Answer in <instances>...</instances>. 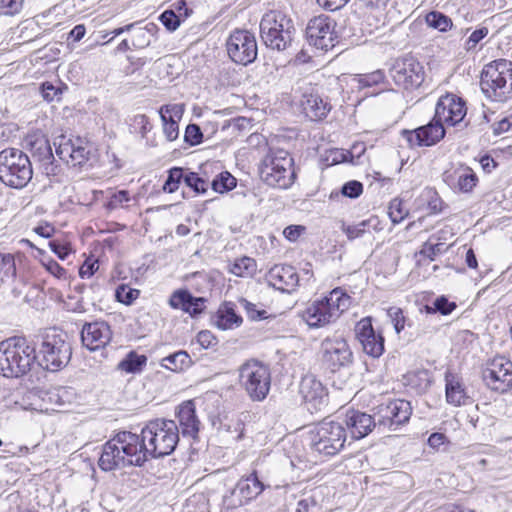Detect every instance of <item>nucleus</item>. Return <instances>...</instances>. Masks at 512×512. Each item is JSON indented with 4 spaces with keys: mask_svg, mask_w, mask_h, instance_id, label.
<instances>
[{
    "mask_svg": "<svg viewBox=\"0 0 512 512\" xmlns=\"http://www.w3.org/2000/svg\"><path fill=\"white\" fill-rule=\"evenodd\" d=\"M147 460L142 435L119 431L103 445L98 465L101 470L110 472L129 466H142Z\"/></svg>",
    "mask_w": 512,
    "mask_h": 512,
    "instance_id": "nucleus-1",
    "label": "nucleus"
},
{
    "mask_svg": "<svg viewBox=\"0 0 512 512\" xmlns=\"http://www.w3.org/2000/svg\"><path fill=\"white\" fill-rule=\"evenodd\" d=\"M36 347L23 337H11L0 342V375L19 378L32 368Z\"/></svg>",
    "mask_w": 512,
    "mask_h": 512,
    "instance_id": "nucleus-2",
    "label": "nucleus"
},
{
    "mask_svg": "<svg viewBox=\"0 0 512 512\" xmlns=\"http://www.w3.org/2000/svg\"><path fill=\"white\" fill-rule=\"evenodd\" d=\"M143 449L147 459L170 455L179 442V429L173 420L157 418L141 430Z\"/></svg>",
    "mask_w": 512,
    "mask_h": 512,
    "instance_id": "nucleus-3",
    "label": "nucleus"
},
{
    "mask_svg": "<svg viewBox=\"0 0 512 512\" xmlns=\"http://www.w3.org/2000/svg\"><path fill=\"white\" fill-rule=\"evenodd\" d=\"M34 346L39 364L48 371H59L70 362L72 347L68 335L61 330L47 329Z\"/></svg>",
    "mask_w": 512,
    "mask_h": 512,
    "instance_id": "nucleus-4",
    "label": "nucleus"
},
{
    "mask_svg": "<svg viewBox=\"0 0 512 512\" xmlns=\"http://www.w3.org/2000/svg\"><path fill=\"white\" fill-rule=\"evenodd\" d=\"M350 304L351 297L337 287L324 298L310 303L302 312V319L311 328H321L335 322Z\"/></svg>",
    "mask_w": 512,
    "mask_h": 512,
    "instance_id": "nucleus-5",
    "label": "nucleus"
},
{
    "mask_svg": "<svg viewBox=\"0 0 512 512\" xmlns=\"http://www.w3.org/2000/svg\"><path fill=\"white\" fill-rule=\"evenodd\" d=\"M480 87L492 101L505 103L512 100V62L498 59L487 64L481 73Z\"/></svg>",
    "mask_w": 512,
    "mask_h": 512,
    "instance_id": "nucleus-6",
    "label": "nucleus"
},
{
    "mask_svg": "<svg viewBox=\"0 0 512 512\" xmlns=\"http://www.w3.org/2000/svg\"><path fill=\"white\" fill-rule=\"evenodd\" d=\"M347 441L343 423L324 420L308 433L310 451L316 456L331 457L341 452Z\"/></svg>",
    "mask_w": 512,
    "mask_h": 512,
    "instance_id": "nucleus-7",
    "label": "nucleus"
},
{
    "mask_svg": "<svg viewBox=\"0 0 512 512\" xmlns=\"http://www.w3.org/2000/svg\"><path fill=\"white\" fill-rule=\"evenodd\" d=\"M259 174L267 185L287 189L296 179L294 160L285 150H270L259 165Z\"/></svg>",
    "mask_w": 512,
    "mask_h": 512,
    "instance_id": "nucleus-8",
    "label": "nucleus"
},
{
    "mask_svg": "<svg viewBox=\"0 0 512 512\" xmlns=\"http://www.w3.org/2000/svg\"><path fill=\"white\" fill-rule=\"evenodd\" d=\"M32 176V164L26 153L17 148H6L0 152V181L3 184L22 189Z\"/></svg>",
    "mask_w": 512,
    "mask_h": 512,
    "instance_id": "nucleus-9",
    "label": "nucleus"
},
{
    "mask_svg": "<svg viewBox=\"0 0 512 512\" xmlns=\"http://www.w3.org/2000/svg\"><path fill=\"white\" fill-rule=\"evenodd\" d=\"M295 28L293 22L280 11H269L260 22V37L266 47L284 51L291 46Z\"/></svg>",
    "mask_w": 512,
    "mask_h": 512,
    "instance_id": "nucleus-10",
    "label": "nucleus"
},
{
    "mask_svg": "<svg viewBox=\"0 0 512 512\" xmlns=\"http://www.w3.org/2000/svg\"><path fill=\"white\" fill-rule=\"evenodd\" d=\"M239 383L251 400L262 401L270 391V369L260 361L249 360L239 368Z\"/></svg>",
    "mask_w": 512,
    "mask_h": 512,
    "instance_id": "nucleus-11",
    "label": "nucleus"
},
{
    "mask_svg": "<svg viewBox=\"0 0 512 512\" xmlns=\"http://www.w3.org/2000/svg\"><path fill=\"white\" fill-rule=\"evenodd\" d=\"M56 154L66 164L76 167L84 166L92 155V144L80 136H59L54 142Z\"/></svg>",
    "mask_w": 512,
    "mask_h": 512,
    "instance_id": "nucleus-12",
    "label": "nucleus"
},
{
    "mask_svg": "<svg viewBox=\"0 0 512 512\" xmlns=\"http://www.w3.org/2000/svg\"><path fill=\"white\" fill-rule=\"evenodd\" d=\"M389 73L395 85L406 90L418 88L425 77L424 67L412 56L396 59Z\"/></svg>",
    "mask_w": 512,
    "mask_h": 512,
    "instance_id": "nucleus-13",
    "label": "nucleus"
},
{
    "mask_svg": "<svg viewBox=\"0 0 512 512\" xmlns=\"http://www.w3.org/2000/svg\"><path fill=\"white\" fill-rule=\"evenodd\" d=\"M466 114V102L455 94L447 93L438 99L434 116L443 125L462 129L468 125Z\"/></svg>",
    "mask_w": 512,
    "mask_h": 512,
    "instance_id": "nucleus-14",
    "label": "nucleus"
},
{
    "mask_svg": "<svg viewBox=\"0 0 512 512\" xmlns=\"http://www.w3.org/2000/svg\"><path fill=\"white\" fill-rule=\"evenodd\" d=\"M227 53L237 64L248 65L257 57V42L255 36L247 30H235L229 36Z\"/></svg>",
    "mask_w": 512,
    "mask_h": 512,
    "instance_id": "nucleus-15",
    "label": "nucleus"
},
{
    "mask_svg": "<svg viewBox=\"0 0 512 512\" xmlns=\"http://www.w3.org/2000/svg\"><path fill=\"white\" fill-rule=\"evenodd\" d=\"M336 22L327 15H319L309 20L306 37L310 45L319 50L333 48L337 39Z\"/></svg>",
    "mask_w": 512,
    "mask_h": 512,
    "instance_id": "nucleus-16",
    "label": "nucleus"
},
{
    "mask_svg": "<svg viewBox=\"0 0 512 512\" xmlns=\"http://www.w3.org/2000/svg\"><path fill=\"white\" fill-rule=\"evenodd\" d=\"M482 378L491 390L507 392L512 387V362L505 357L494 358L483 370Z\"/></svg>",
    "mask_w": 512,
    "mask_h": 512,
    "instance_id": "nucleus-17",
    "label": "nucleus"
},
{
    "mask_svg": "<svg viewBox=\"0 0 512 512\" xmlns=\"http://www.w3.org/2000/svg\"><path fill=\"white\" fill-rule=\"evenodd\" d=\"M322 361L331 372L348 367L353 361V353L343 338L325 339L322 342Z\"/></svg>",
    "mask_w": 512,
    "mask_h": 512,
    "instance_id": "nucleus-18",
    "label": "nucleus"
},
{
    "mask_svg": "<svg viewBox=\"0 0 512 512\" xmlns=\"http://www.w3.org/2000/svg\"><path fill=\"white\" fill-rule=\"evenodd\" d=\"M411 413V404L404 399H395L381 404L377 407L376 413L378 426L396 430L410 419Z\"/></svg>",
    "mask_w": 512,
    "mask_h": 512,
    "instance_id": "nucleus-19",
    "label": "nucleus"
},
{
    "mask_svg": "<svg viewBox=\"0 0 512 512\" xmlns=\"http://www.w3.org/2000/svg\"><path fill=\"white\" fill-rule=\"evenodd\" d=\"M444 125L433 119L426 125L414 130H403L402 136L408 142L410 147L432 146L438 143L445 136Z\"/></svg>",
    "mask_w": 512,
    "mask_h": 512,
    "instance_id": "nucleus-20",
    "label": "nucleus"
},
{
    "mask_svg": "<svg viewBox=\"0 0 512 512\" xmlns=\"http://www.w3.org/2000/svg\"><path fill=\"white\" fill-rule=\"evenodd\" d=\"M357 339L362 345L363 351L373 357L378 358L384 352V337L376 333L369 318L361 319L355 327Z\"/></svg>",
    "mask_w": 512,
    "mask_h": 512,
    "instance_id": "nucleus-21",
    "label": "nucleus"
},
{
    "mask_svg": "<svg viewBox=\"0 0 512 512\" xmlns=\"http://www.w3.org/2000/svg\"><path fill=\"white\" fill-rule=\"evenodd\" d=\"M299 393L308 410H320L321 406L325 404L328 395L322 382L312 374L302 377Z\"/></svg>",
    "mask_w": 512,
    "mask_h": 512,
    "instance_id": "nucleus-22",
    "label": "nucleus"
},
{
    "mask_svg": "<svg viewBox=\"0 0 512 512\" xmlns=\"http://www.w3.org/2000/svg\"><path fill=\"white\" fill-rule=\"evenodd\" d=\"M112 339V331L105 321L85 323L81 330L83 345L91 351L104 348Z\"/></svg>",
    "mask_w": 512,
    "mask_h": 512,
    "instance_id": "nucleus-23",
    "label": "nucleus"
},
{
    "mask_svg": "<svg viewBox=\"0 0 512 512\" xmlns=\"http://www.w3.org/2000/svg\"><path fill=\"white\" fill-rule=\"evenodd\" d=\"M266 281L269 286L281 292L291 293L298 286L299 276L290 265H276L266 274Z\"/></svg>",
    "mask_w": 512,
    "mask_h": 512,
    "instance_id": "nucleus-24",
    "label": "nucleus"
},
{
    "mask_svg": "<svg viewBox=\"0 0 512 512\" xmlns=\"http://www.w3.org/2000/svg\"><path fill=\"white\" fill-rule=\"evenodd\" d=\"M445 397L448 404L455 407L465 406L472 403L463 378L450 370L445 372Z\"/></svg>",
    "mask_w": 512,
    "mask_h": 512,
    "instance_id": "nucleus-25",
    "label": "nucleus"
},
{
    "mask_svg": "<svg viewBox=\"0 0 512 512\" xmlns=\"http://www.w3.org/2000/svg\"><path fill=\"white\" fill-rule=\"evenodd\" d=\"M345 428L348 429L353 440L366 437L378 425L377 420L371 415L351 410L346 413Z\"/></svg>",
    "mask_w": 512,
    "mask_h": 512,
    "instance_id": "nucleus-26",
    "label": "nucleus"
},
{
    "mask_svg": "<svg viewBox=\"0 0 512 512\" xmlns=\"http://www.w3.org/2000/svg\"><path fill=\"white\" fill-rule=\"evenodd\" d=\"M443 181L454 191L468 193L476 186L478 178L471 168L461 166L445 171Z\"/></svg>",
    "mask_w": 512,
    "mask_h": 512,
    "instance_id": "nucleus-27",
    "label": "nucleus"
},
{
    "mask_svg": "<svg viewBox=\"0 0 512 512\" xmlns=\"http://www.w3.org/2000/svg\"><path fill=\"white\" fill-rule=\"evenodd\" d=\"M301 107L306 117L312 121L324 119L331 110V104L328 100L313 89L310 92L303 93Z\"/></svg>",
    "mask_w": 512,
    "mask_h": 512,
    "instance_id": "nucleus-28",
    "label": "nucleus"
},
{
    "mask_svg": "<svg viewBox=\"0 0 512 512\" xmlns=\"http://www.w3.org/2000/svg\"><path fill=\"white\" fill-rule=\"evenodd\" d=\"M264 488V484L258 479L256 473H252L238 481L233 494L239 497V504L244 505L256 499Z\"/></svg>",
    "mask_w": 512,
    "mask_h": 512,
    "instance_id": "nucleus-29",
    "label": "nucleus"
},
{
    "mask_svg": "<svg viewBox=\"0 0 512 512\" xmlns=\"http://www.w3.org/2000/svg\"><path fill=\"white\" fill-rule=\"evenodd\" d=\"M183 113L181 105H164L159 114L163 122V133L168 141H174L179 135V126L175 118L180 119Z\"/></svg>",
    "mask_w": 512,
    "mask_h": 512,
    "instance_id": "nucleus-30",
    "label": "nucleus"
},
{
    "mask_svg": "<svg viewBox=\"0 0 512 512\" xmlns=\"http://www.w3.org/2000/svg\"><path fill=\"white\" fill-rule=\"evenodd\" d=\"M169 304L175 309H181L194 316L202 312L204 299L192 296L187 290H178L171 295Z\"/></svg>",
    "mask_w": 512,
    "mask_h": 512,
    "instance_id": "nucleus-31",
    "label": "nucleus"
},
{
    "mask_svg": "<svg viewBox=\"0 0 512 512\" xmlns=\"http://www.w3.org/2000/svg\"><path fill=\"white\" fill-rule=\"evenodd\" d=\"M177 417L183 436L196 439L199 432L200 421L196 416L194 404L191 401L184 402L179 407Z\"/></svg>",
    "mask_w": 512,
    "mask_h": 512,
    "instance_id": "nucleus-32",
    "label": "nucleus"
},
{
    "mask_svg": "<svg viewBox=\"0 0 512 512\" xmlns=\"http://www.w3.org/2000/svg\"><path fill=\"white\" fill-rule=\"evenodd\" d=\"M192 364L191 356L184 350H179L161 360V366L173 372L184 371L191 367Z\"/></svg>",
    "mask_w": 512,
    "mask_h": 512,
    "instance_id": "nucleus-33",
    "label": "nucleus"
},
{
    "mask_svg": "<svg viewBox=\"0 0 512 512\" xmlns=\"http://www.w3.org/2000/svg\"><path fill=\"white\" fill-rule=\"evenodd\" d=\"M242 317L236 314L232 306L221 307L216 316V326L221 330L234 329L242 324Z\"/></svg>",
    "mask_w": 512,
    "mask_h": 512,
    "instance_id": "nucleus-34",
    "label": "nucleus"
},
{
    "mask_svg": "<svg viewBox=\"0 0 512 512\" xmlns=\"http://www.w3.org/2000/svg\"><path fill=\"white\" fill-rule=\"evenodd\" d=\"M157 31L158 26L154 23H147L144 27L134 29L131 45L136 49L149 46Z\"/></svg>",
    "mask_w": 512,
    "mask_h": 512,
    "instance_id": "nucleus-35",
    "label": "nucleus"
},
{
    "mask_svg": "<svg viewBox=\"0 0 512 512\" xmlns=\"http://www.w3.org/2000/svg\"><path fill=\"white\" fill-rule=\"evenodd\" d=\"M378 220L375 217L363 220L354 225H342V231L345 233L348 240L352 241L357 238L363 237L366 233L371 232V228L376 229Z\"/></svg>",
    "mask_w": 512,
    "mask_h": 512,
    "instance_id": "nucleus-36",
    "label": "nucleus"
},
{
    "mask_svg": "<svg viewBox=\"0 0 512 512\" xmlns=\"http://www.w3.org/2000/svg\"><path fill=\"white\" fill-rule=\"evenodd\" d=\"M147 364L145 355L137 354L134 351L129 352L118 364V369L126 373H139Z\"/></svg>",
    "mask_w": 512,
    "mask_h": 512,
    "instance_id": "nucleus-37",
    "label": "nucleus"
},
{
    "mask_svg": "<svg viewBox=\"0 0 512 512\" xmlns=\"http://www.w3.org/2000/svg\"><path fill=\"white\" fill-rule=\"evenodd\" d=\"M408 384L415 388L417 392H426L432 383L431 374L426 369L416 370L407 375Z\"/></svg>",
    "mask_w": 512,
    "mask_h": 512,
    "instance_id": "nucleus-38",
    "label": "nucleus"
},
{
    "mask_svg": "<svg viewBox=\"0 0 512 512\" xmlns=\"http://www.w3.org/2000/svg\"><path fill=\"white\" fill-rule=\"evenodd\" d=\"M427 25L440 32H446L452 28V20L439 11H431L425 16Z\"/></svg>",
    "mask_w": 512,
    "mask_h": 512,
    "instance_id": "nucleus-39",
    "label": "nucleus"
},
{
    "mask_svg": "<svg viewBox=\"0 0 512 512\" xmlns=\"http://www.w3.org/2000/svg\"><path fill=\"white\" fill-rule=\"evenodd\" d=\"M256 271V262L250 257H241L232 264L230 272L238 277L252 276Z\"/></svg>",
    "mask_w": 512,
    "mask_h": 512,
    "instance_id": "nucleus-40",
    "label": "nucleus"
},
{
    "mask_svg": "<svg viewBox=\"0 0 512 512\" xmlns=\"http://www.w3.org/2000/svg\"><path fill=\"white\" fill-rule=\"evenodd\" d=\"M16 276L15 259L12 254L0 253V286Z\"/></svg>",
    "mask_w": 512,
    "mask_h": 512,
    "instance_id": "nucleus-41",
    "label": "nucleus"
},
{
    "mask_svg": "<svg viewBox=\"0 0 512 512\" xmlns=\"http://www.w3.org/2000/svg\"><path fill=\"white\" fill-rule=\"evenodd\" d=\"M184 183L195 195L204 194L209 188V182L206 179L191 171H185Z\"/></svg>",
    "mask_w": 512,
    "mask_h": 512,
    "instance_id": "nucleus-42",
    "label": "nucleus"
},
{
    "mask_svg": "<svg viewBox=\"0 0 512 512\" xmlns=\"http://www.w3.org/2000/svg\"><path fill=\"white\" fill-rule=\"evenodd\" d=\"M236 186V178L229 172H221L212 182L211 187L215 192L225 193Z\"/></svg>",
    "mask_w": 512,
    "mask_h": 512,
    "instance_id": "nucleus-43",
    "label": "nucleus"
},
{
    "mask_svg": "<svg viewBox=\"0 0 512 512\" xmlns=\"http://www.w3.org/2000/svg\"><path fill=\"white\" fill-rule=\"evenodd\" d=\"M185 170L181 167H174L169 170L168 177L163 185V190L167 193L175 192L181 181L184 182Z\"/></svg>",
    "mask_w": 512,
    "mask_h": 512,
    "instance_id": "nucleus-44",
    "label": "nucleus"
},
{
    "mask_svg": "<svg viewBox=\"0 0 512 512\" xmlns=\"http://www.w3.org/2000/svg\"><path fill=\"white\" fill-rule=\"evenodd\" d=\"M140 294L138 289L131 288L129 285L121 284L117 287L115 296L116 299L126 305H130L135 301Z\"/></svg>",
    "mask_w": 512,
    "mask_h": 512,
    "instance_id": "nucleus-45",
    "label": "nucleus"
},
{
    "mask_svg": "<svg viewBox=\"0 0 512 512\" xmlns=\"http://www.w3.org/2000/svg\"><path fill=\"white\" fill-rule=\"evenodd\" d=\"M385 79L384 72L382 70H376L371 73L358 75V83L360 88H367L376 86L382 83Z\"/></svg>",
    "mask_w": 512,
    "mask_h": 512,
    "instance_id": "nucleus-46",
    "label": "nucleus"
},
{
    "mask_svg": "<svg viewBox=\"0 0 512 512\" xmlns=\"http://www.w3.org/2000/svg\"><path fill=\"white\" fill-rule=\"evenodd\" d=\"M408 215V210L399 199H393L389 205V217L394 224H398Z\"/></svg>",
    "mask_w": 512,
    "mask_h": 512,
    "instance_id": "nucleus-47",
    "label": "nucleus"
},
{
    "mask_svg": "<svg viewBox=\"0 0 512 512\" xmlns=\"http://www.w3.org/2000/svg\"><path fill=\"white\" fill-rule=\"evenodd\" d=\"M387 314L394 326L396 333L399 334L405 328L406 323V317L404 316L403 310L399 307H390L387 310Z\"/></svg>",
    "mask_w": 512,
    "mask_h": 512,
    "instance_id": "nucleus-48",
    "label": "nucleus"
},
{
    "mask_svg": "<svg viewBox=\"0 0 512 512\" xmlns=\"http://www.w3.org/2000/svg\"><path fill=\"white\" fill-rule=\"evenodd\" d=\"M64 90H67V86H55L50 82L42 84V96L47 101H59Z\"/></svg>",
    "mask_w": 512,
    "mask_h": 512,
    "instance_id": "nucleus-49",
    "label": "nucleus"
},
{
    "mask_svg": "<svg viewBox=\"0 0 512 512\" xmlns=\"http://www.w3.org/2000/svg\"><path fill=\"white\" fill-rule=\"evenodd\" d=\"M239 304L245 310L247 317L252 321H257L267 318V312L265 310L257 309L256 305L242 298L239 300Z\"/></svg>",
    "mask_w": 512,
    "mask_h": 512,
    "instance_id": "nucleus-50",
    "label": "nucleus"
},
{
    "mask_svg": "<svg viewBox=\"0 0 512 512\" xmlns=\"http://www.w3.org/2000/svg\"><path fill=\"white\" fill-rule=\"evenodd\" d=\"M24 0H0V15L13 16L18 14L23 6Z\"/></svg>",
    "mask_w": 512,
    "mask_h": 512,
    "instance_id": "nucleus-51",
    "label": "nucleus"
},
{
    "mask_svg": "<svg viewBox=\"0 0 512 512\" xmlns=\"http://www.w3.org/2000/svg\"><path fill=\"white\" fill-rule=\"evenodd\" d=\"M203 133L197 124H189L186 127L184 140L190 146H196L202 142Z\"/></svg>",
    "mask_w": 512,
    "mask_h": 512,
    "instance_id": "nucleus-52",
    "label": "nucleus"
},
{
    "mask_svg": "<svg viewBox=\"0 0 512 512\" xmlns=\"http://www.w3.org/2000/svg\"><path fill=\"white\" fill-rule=\"evenodd\" d=\"M433 305V309L427 306L428 312H440L442 315H448L452 313V311L457 307L455 302H450L445 296L436 298Z\"/></svg>",
    "mask_w": 512,
    "mask_h": 512,
    "instance_id": "nucleus-53",
    "label": "nucleus"
},
{
    "mask_svg": "<svg viewBox=\"0 0 512 512\" xmlns=\"http://www.w3.org/2000/svg\"><path fill=\"white\" fill-rule=\"evenodd\" d=\"M362 192L363 185L361 182L356 180H352L345 183L341 189L342 195L352 199L359 197L362 194Z\"/></svg>",
    "mask_w": 512,
    "mask_h": 512,
    "instance_id": "nucleus-54",
    "label": "nucleus"
},
{
    "mask_svg": "<svg viewBox=\"0 0 512 512\" xmlns=\"http://www.w3.org/2000/svg\"><path fill=\"white\" fill-rule=\"evenodd\" d=\"M488 32L489 30L487 27H481L473 31L465 42V49L470 51L476 48L477 44L488 35Z\"/></svg>",
    "mask_w": 512,
    "mask_h": 512,
    "instance_id": "nucleus-55",
    "label": "nucleus"
},
{
    "mask_svg": "<svg viewBox=\"0 0 512 512\" xmlns=\"http://www.w3.org/2000/svg\"><path fill=\"white\" fill-rule=\"evenodd\" d=\"M159 18L169 31H175L180 25L179 17L172 10L164 11Z\"/></svg>",
    "mask_w": 512,
    "mask_h": 512,
    "instance_id": "nucleus-56",
    "label": "nucleus"
},
{
    "mask_svg": "<svg viewBox=\"0 0 512 512\" xmlns=\"http://www.w3.org/2000/svg\"><path fill=\"white\" fill-rule=\"evenodd\" d=\"M442 246L443 244L441 243L432 244L426 242L423 244L420 250V254L424 257L429 258L430 260H434V258L442 252Z\"/></svg>",
    "mask_w": 512,
    "mask_h": 512,
    "instance_id": "nucleus-57",
    "label": "nucleus"
},
{
    "mask_svg": "<svg viewBox=\"0 0 512 512\" xmlns=\"http://www.w3.org/2000/svg\"><path fill=\"white\" fill-rule=\"evenodd\" d=\"M129 200L130 198L128 191L120 190L111 196L109 202L107 203V208L113 210L124 202H128Z\"/></svg>",
    "mask_w": 512,
    "mask_h": 512,
    "instance_id": "nucleus-58",
    "label": "nucleus"
},
{
    "mask_svg": "<svg viewBox=\"0 0 512 512\" xmlns=\"http://www.w3.org/2000/svg\"><path fill=\"white\" fill-rule=\"evenodd\" d=\"M99 268L96 260L87 259L79 269V275L81 278L91 277Z\"/></svg>",
    "mask_w": 512,
    "mask_h": 512,
    "instance_id": "nucleus-59",
    "label": "nucleus"
},
{
    "mask_svg": "<svg viewBox=\"0 0 512 512\" xmlns=\"http://www.w3.org/2000/svg\"><path fill=\"white\" fill-rule=\"evenodd\" d=\"M43 265L50 274L58 279L64 278L66 275L65 269L53 259L43 262Z\"/></svg>",
    "mask_w": 512,
    "mask_h": 512,
    "instance_id": "nucleus-60",
    "label": "nucleus"
},
{
    "mask_svg": "<svg viewBox=\"0 0 512 512\" xmlns=\"http://www.w3.org/2000/svg\"><path fill=\"white\" fill-rule=\"evenodd\" d=\"M133 124L139 128V132L141 133L142 137H145L146 134L151 130L149 118L144 114L136 115L133 119Z\"/></svg>",
    "mask_w": 512,
    "mask_h": 512,
    "instance_id": "nucleus-61",
    "label": "nucleus"
},
{
    "mask_svg": "<svg viewBox=\"0 0 512 512\" xmlns=\"http://www.w3.org/2000/svg\"><path fill=\"white\" fill-rule=\"evenodd\" d=\"M197 342L203 347V348H209L216 344V338L214 335L208 331L203 330L200 331L197 335Z\"/></svg>",
    "mask_w": 512,
    "mask_h": 512,
    "instance_id": "nucleus-62",
    "label": "nucleus"
},
{
    "mask_svg": "<svg viewBox=\"0 0 512 512\" xmlns=\"http://www.w3.org/2000/svg\"><path fill=\"white\" fill-rule=\"evenodd\" d=\"M33 231L43 237V238H51L55 233V228L52 224L48 222H42L33 228Z\"/></svg>",
    "mask_w": 512,
    "mask_h": 512,
    "instance_id": "nucleus-63",
    "label": "nucleus"
},
{
    "mask_svg": "<svg viewBox=\"0 0 512 512\" xmlns=\"http://www.w3.org/2000/svg\"><path fill=\"white\" fill-rule=\"evenodd\" d=\"M365 151V146L363 143L355 144L351 148L350 151L341 152L340 155L342 157V161H353L354 156L356 155L357 158L361 156L362 153Z\"/></svg>",
    "mask_w": 512,
    "mask_h": 512,
    "instance_id": "nucleus-64",
    "label": "nucleus"
}]
</instances>
